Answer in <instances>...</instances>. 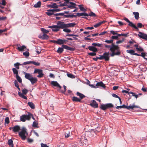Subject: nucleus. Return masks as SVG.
Listing matches in <instances>:
<instances>
[{
  "label": "nucleus",
  "instance_id": "obj_27",
  "mask_svg": "<svg viewBox=\"0 0 147 147\" xmlns=\"http://www.w3.org/2000/svg\"><path fill=\"white\" fill-rule=\"evenodd\" d=\"M76 14L77 16L78 17H80L83 16H88V14L85 12L81 13H77Z\"/></svg>",
  "mask_w": 147,
  "mask_h": 147
},
{
  "label": "nucleus",
  "instance_id": "obj_9",
  "mask_svg": "<svg viewBox=\"0 0 147 147\" xmlns=\"http://www.w3.org/2000/svg\"><path fill=\"white\" fill-rule=\"evenodd\" d=\"M57 26L59 28L64 29L65 28V24L64 22L58 21L57 23Z\"/></svg>",
  "mask_w": 147,
  "mask_h": 147
},
{
  "label": "nucleus",
  "instance_id": "obj_56",
  "mask_svg": "<svg viewBox=\"0 0 147 147\" xmlns=\"http://www.w3.org/2000/svg\"><path fill=\"white\" fill-rule=\"evenodd\" d=\"M88 16H90L92 17H95L96 16V14L92 12H91L89 14H88Z\"/></svg>",
  "mask_w": 147,
  "mask_h": 147
},
{
  "label": "nucleus",
  "instance_id": "obj_12",
  "mask_svg": "<svg viewBox=\"0 0 147 147\" xmlns=\"http://www.w3.org/2000/svg\"><path fill=\"white\" fill-rule=\"evenodd\" d=\"M42 35L40 34L39 35V38L43 40L47 39L49 38V36L46 34L42 33Z\"/></svg>",
  "mask_w": 147,
  "mask_h": 147
},
{
  "label": "nucleus",
  "instance_id": "obj_44",
  "mask_svg": "<svg viewBox=\"0 0 147 147\" xmlns=\"http://www.w3.org/2000/svg\"><path fill=\"white\" fill-rule=\"evenodd\" d=\"M67 75L68 77L71 78H75L74 75L70 74L68 73L67 74Z\"/></svg>",
  "mask_w": 147,
  "mask_h": 147
},
{
  "label": "nucleus",
  "instance_id": "obj_59",
  "mask_svg": "<svg viewBox=\"0 0 147 147\" xmlns=\"http://www.w3.org/2000/svg\"><path fill=\"white\" fill-rule=\"evenodd\" d=\"M32 63L34 64V65H37V66H39L40 65V63L38 62H36L35 61H32Z\"/></svg>",
  "mask_w": 147,
  "mask_h": 147
},
{
  "label": "nucleus",
  "instance_id": "obj_35",
  "mask_svg": "<svg viewBox=\"0 0 147 147\" xmlns=\"http://www.w3.org/2000/svg\"><path fill=\"white\" fill-rule=\"evenodd\" d=\"M100 108L103 110H105L107 109L106 105L102 104L100 106Z\"/></svg>",
  "mask_w": 147,
  "mask_h": 147
},
{
  "label": "nucleus",
  "instance_id": "obj_37",
  "mask_svg": "<svg viewBox=\"0 0 147 147\" xmlns=\"http://www.w3.org/2000/svg\"><path fill=\"white\" fill-rule=\"evenodd\" d=\"M63 51V49L62 47H59L58 50H57V52L59 53H61Z\"/></svg>",
  "mask_w": 147,
  "mask_h": 147
},
{
  "label": "nucleus",
  "instance_id": "obj_50",
  "mask_svg": "<svg viewBox=\"0 0 147 147\" xmlns=\"http://www.w3.org/2000/svg\"><path fill=\"white\" fill-rule=\"evenodd\" d=\"M18 81L17 80H15L14 81V84L15 86L18 89Z\"/></svg>",
  "mask_w": 147,
  "mask_h": 147
},
{
  "label": "nucleus",
  "instance_id": "obj_22",
  "mask_svg": "<svg viewBox=\"0 0 147 147\" xmlns=\"http://www.w3.org/2000/svg\"><path fill=\"white\" fill-rule=\"evenodd\" d=\"M134 47H136V49L137 50V51L143 52L144 51V49L140 47H139L138 45H135Z\"/></svg>",
  "mask_w": 147,
  "mask_h": 147
},
{
  "label": "nucleus",
  "instance_id": "obj_11",
  "mask_svg": "<svg viewBox=\"0 0 147 147\" xmlns=\"http://www.w3.org/2000/svg\"><path fill=\"white\" fill-rule=\"evenodd\" d=\"M49 28H52V30L54 32H57L59 30V28L57 25L49 26Z\"/></svg>",
  "mask_w": 147,
  "mask_h": 147
},
{
  "label": "nucleus",
  "instance_id": "obj_20",
  "mask_svg": "<svg viewBox=\"0 0 147 147\" xmlns=\"http://www.w3.org/2000/svg\"><path fill=\"white\" fill-rule=\"evenodd\" d=\"M76 24L75 23H69L68 24H65V28L74 27L75 26Z\"/></svg>",
  "mask_w": 147,
  "mask_h": 147
},
{
  "label": "nucleus",
  "instance_id": "obj_24",
  "mask_svg": "<svg viewBox=\"0 0 147 147\" xmlns=\"http://www.w3.org/2000/svg\"><path fill=\"white\" fill-rule=\"evenodd\" d=\"M31 82L32 84H34L36 83L37 81V78H34L32 77L30 80H29Z\"/></svg>",
  "mask_w": 147,
  "mask_h": 147
},
{
  "label": "nucleus",
  "instance_id": "obj_55",
  "mask_svg": "<svg viewBox=\"0 0 147 147\" xmlns=\"http://www.w3.org/2000/svg\"><path fill=\"white\" fill-rule=\"evenodd\" d=\"M37 126L38 123L35 121L33 122L32 124V126L34 127H36L37 128H38Z\"/></svg>",
  "mask_w": 147,
  "mask_h": 147
},
{
  "label": "nucleus",
  "instance_id": "obj_43",
  "mask_svg": "<svg viewBox=\"0 0 147 147\" xmlns=\"http://www.w3.org/2000/svg\"><path fill=\"white\" fill-rule=\"evenodd\" d=\"M65 138H67L70 136V132L69 131H67L65 132Z\"/></svg>",
  "mask_w": 147,
  "mask_h": 147
},
{
  "label": "nucleus",
  "instance_id": "obj_48",
  "mask_svg": "<svg viewBox=\"0 0 147 147\" xmlns=\"http://www.w3.org/2000/svg\"><path fill=\"white\" fill-rule=\"evenodd\" d=\"M130 93L131 94H132V96L135 97L137 98L138 97V95L136 94L134 92H130Z\"/></svg>",
  "mask_w": 147,
  "mask_h": 147
},
{
  "label": "nucleus",
  "instance_id": "obj_28",
  "mask_svg": "<svg viewBox=\"0 0 147 147\" xmlns=\"http://www.w3.org/2000/svg\"><path fill=\"white\" fill-rule=\"evenodd\" d=\"M72 100L74 102H81V99H80L78 97L76 96H73L72 98Z\"/></svg>",
  "mask_w": 147,
  "mask_h": 147
},
{
  "label": "nucleus",
  "instance_id": "obj_25",
  "mask_svg": "<svg viewBox=\"0 0 147 147\" xmlns=\"http://www.w3.org/2000/svg\"><path fill=\"white\" fill-rule=\"evenodd\" d=\"M76 95L77 96H79L80 98L79 99H81H81L85 97V96L84 94L81 93L79 92H77L76 93Z\"/></svg>",
  "mask_w": 147,
  "mask_h": 147
},
{
  "label": "nucleus",
  "instance_id": "obj_54",
  "mask_svg": "<svg viewBox=\"0 0 147 147\" xmlns=\"http://www.w3.org/2000/svg\"><path fill=\"white\" fill-rule=\"evenodd\" d=\"M105 42H107L108 44L111 43V44L112 43H113V40H106Z\"/></svg>",
  "mask_w": 147,
  "mask_h": 147
},
{
  "label": "nucleus",
  "instance_id": "obj_51",
  "mask_svg": "<svg viewBox=\"0 0 147 147\" xmlns=\"http://www.w3.org/2000/svg\"><path fill=\"white\" fill-rule=\"evenodd\" d=\"M28 90L26 89H23L22 90V94H24L26 95L28 93Z\"/></svg>",
  "mask_w": 147,
  "mask_h": 147
},
{
  "label": "nucleus",
  "instance_id": "obj_14",
  "mask_svg": "<svg viewBox=\"0 0 147 147\" xmlns=\"http://www.w3.org/2000/svg\"><path fill=\"white\" fill-rule=\"evenodd\" d=\"M126 52L127 53L130 54L132 55H135L136 56H140V54L137 53H135V51L132 50H127Z\"/></svg>",
  "mask_w": 147,
  "mask_h": 147
},
{
  "label": "nucleus",
  "instance_id": "obj_53",
  "mask_svg": "<svg viewBox=\"0 0 147 147\" xmlns=\"http://www.w3.org/2000/svg\"><path fill=\"white\" fill-rule=\"evenodd\" d=\"M64 13H55L54 14V15L55 16H64Z\"/></svg>",
  "mask_w": 147,
  "mask_h": 147
},
{
  "label": "nucleus",
  "instance_id": "obj_23",
  "mask_svg": "<svg viewBox=\"0 0 147 147\" xmlns=\"http://www.w3.org/2000/svg\"><path fill=\"white\" fill-rule=\"evenodd\" d=\"M12 71L13 74L16 75V77L17 80L18 81V70L15 68H13L12 69Z\"/></svg>",
  "mask_w": 147,
  "mask_h": 147
},
{
  "label": "nucleus",
  "instance_id": "obj_21",
  "mask_svg": "<svg viewBox=\"0 0 147 147\" xmlns=\"http://www.w3.org/2000/svg\"><path fill=\"white\" fill-rule=\"evenodd\" d=\"M24 74L25 75V78L29 80H30V78H31L32 77V76L29 73L24 72Z\"/></svg>",
  "mask_w": 147,
  "mask_h": 147
},
{
  "label": "nucleus",
  "instance_id": "obj_46",
  "mask_svg": "<svg viewBox=\"0 0 147 147\" xmlns=\"http://www.w3.org/2000/svg\"><path fill=\"white\" fill-rule=\"evenodd\" d=\"M24 55L26 57H27L29 56V53L28 52L26 51L23 53Z\"/></svg>",
  "mask_w": 147,
  "mask_h": 147
},
{
  "label": "nucleus",
  "instance_id": "obj_26",
  "mask_svg": "<svg viewBox=\"0 0 147 147\" xmlns=\"http://www.w3.org/2000/svg\"><path fill=\"white\" fill-rule=\"evenodd\" d=\"M135 108H139V107L138 106L134 105L132 106L130 105L129 106H127V109L129 110H130V109L133 110Z\"/></svg>",
  "mask_w": 147,
  "mask_h": 147
},
{
  "label": "nucleus",
  "instance_id": "obj_30",
  "mask_svg": "<svg viewBox=\"0 0 147 147\" xmlns=\"http://www.w3.org/2000/svg\"><path fill=\"white\" fill-rule=\"evenodd\" d=\"M41 2L40 1H39L37 3L34 5V7L35 8L40 7L41 6Z\"/></svg>",
  "mask_w": 147,
  "mask_h": 147
},
{
  "label": "nucleus",
  "instance_id": "obj_32",
  "mask_svg": "<svg viewBox=\"0 0 147 147\" xmlns=\"http://www.w3.org/2000/svg\"><path fill=\"white\" fill-rule=\"evenodd\" d=\"M26 47L24 45H23L22 46H20L19 47V51H25V49H26Z\"/></svg>",
  "mask_w": 147,
  "mask_h": 147
},
{
  "label": "nucleus",
  "instance_id": "obj_7",
  "mask_svg": "<svg viewBox=\"0 0 147 147\" xmlns=\"http://www.w3.org/2000/svg\"><path fill=\"white\" fill-rule=\"evenodd\" d=\"M138 33L139 34H138V36L140 38L147 40V34L140 32H139Z\"/></svg>",
  "mask_w": 147,
  "mask_h": 147
},
{
  "label": "nucleus",
  "instance_id": "obj_10",
  "mask_svg": "<svg viewBox=\"0 0 147 147\" xmlns=\"http://www.w3.org/2000/svg\"><path fill=\"white\" fill-rule=\"evenodd\" d=\"M65 1H66V3H69L71 5H67V7L68 8H71L72 7L74 8H76L75 6L76 5V4L72 2H69L70 0H64Z\"/></svg>",
  "mask_w": 147,
  "mask_h": 147
},
{
  "label": "nucleus",
  "instance_id": "obj_4",
  "mask_svg": "<svg viewBox=\"0 0 147 147\" xmlns=\"http://www.w3.org/2000/svg\"><path fill=\"white\" fill-rule=\"evenodd\" d=\"M100 60L105 59L106 61H108L109 60V52H105L102 55H99Z\"/></svg>",
  "mask_w": 147,
  "mask_h": 147
},
{
  "label": "nucleus",
  "instance_id": "obj_41",
  "mask_svg": "<svg viewBox=\"0 0 147 147\" xmlns=\"http://www.w3.org/2000/svg\"><path fill=\"white\" fill-rule=\"evenodd\" d=\"M78 6L79 7L81 11L84 12L86 11V9L82 7V5H78Z\"/></svg>",
  "mask_w": 147,
  "mask_h": 147
},
{
  "label": "nucleus",
  "instance_id": "obj_19",
  "mask_svg": "<svg viewBox=\"0 0 147 147\" xmlns=\"http://www.w3.org/2000/svg\"><path fill=\"white\" fill-rule=\"evenodd\" d=\"M88 49L90 51H92L94 52H96L98 51L97 49L94 46H89Z\"/></svg>",
  "mask_w": 147,
  "mask_h": 147
},
{
  "label": "nucleus",
  "instance_id": "obj_2",
  "mask_svg": "<svg viewBox=\"0 0 147 147\" xmlns=\"http://www.w3.org/2000/svg\"><path fill=\"white\" fill-rule=\"evenodd\" d=\"M26 135H28L27 129L25 127H23L21 131L19 132V136L22 140H25L26 138Z\"/></svg>",
  "mask_w": 147,
  "mask_h": 147
},
{
  "label": "nucleus",
  "instance_id": "obj_61",
  "mask_svg": "<svg viewBox=\"0 0 147 147\" xmlns=\"http://www.w3.org/2000/svg\"><path fill=\"white\" fill-rule=\"evenodd\" d=\"M5 122L7 124H8L9 122V119L8 117L6 118L5 119Z\"/></svg>",
  "mask_w": 147,
  "mask_h": 147
},
{
  "label": "nucleus",
  "instance_id": "obj_57",
  "mask_svg": "<svg viewBox=\"0 0 147 147\" xmlns=\"http://www.w3.org/2000/svg\"><path fill=\"white\" fill-rule=\"evenodd\" d=\"M125 40V39L123 38H122V40H120L118 41H117L116 42V43L117 44H119V43H122L123 41H124Z\"/></svg>",
  "mask_w": 147,
  "mask_h": 147
},
{
  "label": "nucleus",
  "instance_id": "obj_58",
  "mask_svg": "<svg viewBox=\"0 0 147 147\" xmlns=\"http://www.w3.org/2000/svg\"><path fill=\"white\" fill-rule=\"evenodd\" d=\"M66 36H75L76 37H78V35H75L74 34H67L66 35Z\"/></svg>",
  "mask_w": 147,
  "mask_h": 147
},
{
  "label": "nucleus",
  "instance_id": "obj_42",
  "mask_svg": "<svg viewBox=\"0 0 147 147\" xmlns=\"http://www.w3.org/2000/svg\"><path fill=\"white\" fill-rule=\"evenodd\" d=\"M106 105L107 109L113 107V105L111 103H108L106 104Z\"/></svg>",
  "mask_w": 147,
  "mask_h": 147
},
{
  "label": "nucleus",
  "instance_id": "obj_63",
  "mask_svg": "<svg viewBox=\"0 0 147 147\" xmlns=\"http://www.w3.org/2000/svg\"><path fill=\"white\" fill-rule=\"evenodd\" d=\"M51 12V11H49V12H46V13L49 16H50L53 14L54 15V14L53 13V12Z\"/></svg>",
  "mask_w": 147,
  "mask_h": 147
},
{
  "label": "nucleus",
  "instance_id": "obj_17",
  "mask_svg": "<svg viewBox=\"0 0 147 147\" xmlns=\"http://www.w3.org/2000/svg\"><path fill=\"white\" fill-rule=\"evenodd\" d=\"M96 88L98 87H101L104 88H105L106 87L105 84L102 82L97 83L96 85Z\"/></svg>",
  "mask_w": 147,
  "mask_h": 147
},
{
  "label": "nucleus",
  "instance_id": "obj_40",
  "mask_svg": "<svg viewBox=\"0 0 147 147\" xmlns=\"http://www.w3.org/2000/svg\"><path fill=\"white\" fill-rule=\"evenodd\" d=\"M61 11V9H49L47 10L48 11L58 12Z\"/></svg>",
  "mask_w": 147,
  "mask_h": 147
},
{
  "label": "nucleus",
  "instance_id": "obj_36",
  "mask_svg": "<svg viewBox=\"0 0 147 147\" xmlns=\"http://www.w3.org/2000/svg\"><path fill=\"white\" fill-rule=\"evenodd\" d=\"M24 94H23L22 93L19 92V96L21 97L26 100L27 99V97L25 96Z\"/></svg>",
  "mask_w": 147,
  "mask_h": 147
},
{
  "label": "nucleus",
  "instance_id": "obj_47",
  "mask_svg": "<svg viewBox=\"0 0 147 147\" xmlns=\"http://www.w3.org/2000/svg\"><path fill=\"white\" fill-rule=\"evenodd\" d=\"M63 31L67 33H69L71 32V30L67 28H65L63 30Z\"/></svg>",
  "mask_w": 147,
  "mask_h": 147
},
{
  "label": "nucleus",
  "instance_id": "obj_16",
  "mask_svg": "<svg viewBox=\"0 0 147 147\" xmlns=\"http://www.w3.org/2000/svg\"><path fill=\"white\" fill-rule=\"evenodd\" d=\"M90 105L94 108H97L98 107V104L96 101L94 100L92 101V102L90 103Z\"/></svg>",
  "mask_w": 147,
  "mask_h": 147
},
{
  "label": "nucleus",
  "instance_id": "obj_1",
  "mask_svg": "<svg viewBox=\"0 0 147 147\" xmlns=\"http://www.w3.org/2000/svg\"><path fill=\"white\" fill-rule=\"evenodd\" d=\"M104 45L105 48H110V50L112 53L111 54V56L113 57L115 55H119L121 54L119 47L118 45H115L114 43H112L111 45H107L105 44Z\"/></svg>",
  "mask_w": 147,
  "mask_h": 147
},
{
  "label": "nucleus",
  "instance_id": "obj_52",
  "mask_svg": "<svg viewBox=\"0 0 147 147\" xmlns=\"http://www.w3.org/2000/svg\"><path fill=\"white\" fill-rule=\"evenodd\" d=\"M137 26L138 27L137 28H142V27H144V26L141 23H138L137 24Z\"/></svg>",
  "mask_w": 147,
  "mask_h": 147
},
{
  "label": "nucleus",
  "instance_id": "obj_18",
  "mask_svg": "<svg viewBox=\"0 0 147 147\" xmlns=\"http://www.w3.org/2000/svg\"><path fill=\"white\" fill-rule=\"evenodd\" d=\"M47 6L49 7L53 8H57L58 7V5L55 3H52L51 4L48 5Z\"/></svg>",
  "mask_w": 147,
  "mask_h": 147
},
{
  "label": "nucleus",
  "instance_id": "obj_45",
  "mask_svg": "<svg viewBox=\"0 0 147 147\" xmlns=\"http://www.w3.org/2000/svg\"><path fill=\"white\" fill-rule=\"evenodd\" d=\"M41 30L42 32L43 33H47L49 32V31L46 30L44 28H41Z\"/></svg>",
  "mask_w": 147,
  "mask_h": 147
},
{
  "label": "nucleus",
  "instance_id": "obj_33",
  "mask_svg": "<svg viewBox=\"0 0 147 147\" xmlns=\"http://www.w3.org/2000/svg\"><path fill=\"white\" fill-rule=\"evenodd\" d=\"M18 131V125H16L13 127V131L14 132H16Z\"/></svg>",
  "mask_w": 147,
  "mask_h": 147
},
{
  "label": "nucleus",
  "instance_id": "obj_13",
  "mask_svg": "<svg viewBox=\"0 0 147 147\" xmlns=\"http://www.w3.org/2000/svg\"><path fill=\"white\" fill-rule=\"evenodd\" d=\"M68 42L67 40L64 39H58V44L62 45L64 44H66L67 42Z\"/></svg>",
  "mask_w": 147,
  "mask_h": 147
},
{
  "label": "nucleus",
  "instance_id": "obj_15",
  "mask_svg": "<svg viewBox=\"0 0 147 147\" xmlns=\"http://www.w3.org/2000/svg\"><path fill=\"white\" fill-rule=\"evenodd\" d=\"M51 84L55 86L59 87L60 89L62 88L61 86L56 81H52L51 82Z\"/></svg>",
  "mask_w": 147,
  "mask_h": 147
},
{
  "label": "nucleus",
  "instance_id": "obj_60",
  "mask_svg": "<svg viewBox=\"0 0 147 147\" xmlns=\"http://www.w3.org/2000/svg\"><path fill=\"white\" fill-rule=\"evenodd\" d=\"M140 55L139 56H141L143 57L145 59V58H146L145 57V56H146V53H145L144 52L142 53H141V55L140 54Z\"/></svg>",
  "mask_w": 147,
  "mask_h": 147
},
{
  "label": "nucleus",
  "instance_id": "obj_5",
  "mask_svg": "<svg viewBox=\"0 0 147 147\" xmlns=\"http://www.w3.org/2000/svg\"><path fill=\"white\" fill-rule=\"evenodd\" d=\"M123 19L127 22L129 23L128 25L129 26L134 28L137 31H138L139 30V29L137 28V27H136L133 23L130 22L127 18L125 17Z\"/></svg>",
  "mask_w": 147,
  "mask_h": 147
},
{
  "label": "nucleus",
  "instance_id": "obj_29",
  "mask_svg": "<svg viewBox=\"0 0 147 147\" xmlns=\"http://www.w3.org/2000/svg\"><path fill=\"white\" fill-rule=\"evenodd\" d=\"M28 104L31 109H35V105L33 102H28Z\"/></svg>",
  "mask_w": 147,
  "mask_h": 147
},
{
  "label": "nucleus",
  "instance_id": "obj_3",
  "mask_svg": "<svg viewBox=\"0 0 147 147\" xmlns=\"http://www.w3.org/2000/svg\"><path fill=\"white\" fill-rule=\"evenodd\" d=\"M32 116V115L30 113L28 115H23L20 117V120L23 122H25L27 120H29Z\"/></svg>",
  "mask_w": 147,
  "mask_h": 147
},
{
  "label": "nucleus",
  "instance_id": "obj_34",
  "mask_svg": "<svg viewBox=\"0 0 147 147\" xmlns=\"http://www.w3.org/2000/svg\"><path fill=\"white\" fill-rule=\"evenodd\" d=\"M13 141L11 139H10L8 140V144L9 145L10 147H13Z\"/></svg>",
  "mask_w": 147,
  "mask_h": 147
},
{
  "label": "nucleus",
  "instance_id": "obj_38",
  "mask_svg": "<svg viewBox=\"0 0 147 147\" xmlns=\"http://www.w3.org/2000/svg\"><path fill=\"white\" fill-rule=\"evenodd\" d=\"M102 44H99L98 43H93L92 44V45L94 46H97L99 47H101Z\"/></svg>",
  "mask_w": 147,
  "mask_h": 147
},
{
  "label": "nucleus",
  "instance_id": "obj_62",
  "mask_svg": "<svg viewBox=\"0 0 147 147\" xmlns=\"http://www.w3.org/2000/svg\"><path fill=\"white\" fill-rule=\"evenodd\" d=\"M27 141L29 143H31L33 142V140L32 139L28 138L27 139Z\"/></svg>",
  "mask_w": 147,
  "mask_h": 147
},
{
  "label": "nucleus",
  "instance_id": "obj_39",
  "mask_svg": "<svg viewBox=\"0 0 147 147\" xmlns=\"http://www.w3.org/2000/svg\"><path fill=\"white\" fill-rule=\"evenodd\" d=\"M104 22H100L97 24L94 25V26L95 28H97L100 26L102 24L104 23Z\"/></svg>",
  "mask_w": 147,
  "mask_h": 147
},
{
  "label": "nucleus",
  "instance_id": "obj_8",
  "mask_svg": "<svg viewBox=\"0 0 147 147\" xmlns=\"http://www.w3.org/2000/svg\"><path fill=\"white\" fill-rule=\"evenodd\" d=\"M138 33L139 34H138V36L140 38L147 40V34L140 32H139Z\"/></svg>",
  "mask_w": 147,
  "mask_h": 147
},
{
  "label": "nucleus",
  "instance_id": "obj_6",
  "mask_svg": "<svg viewBox=\"0 0 147 147\" xmlns=\"http://www.w3.org/2000/svg\"><path fill=\"white\" fill-rule=\"evenodd\" d=\"M42 70L38 69H35L34 71V73H38V75L37 76V77L39 78H42L44 75V74L42 73Z\"/></svg>",
  "mask_w": 147,
  "mask_h": 147
},
{
  "label": "nucleus",
  "instance_id": "obj_31",
  "mask_svg": "<svg viewBox=\"0 0 147 147\" xmlns=\"http://www.w3.org/2000/svg\"><path fill=\"white\" fill-rule=\"evenodd\" d=\"M133 14L134 15L135 18L136 20H138L139 19V13L137 12H134Z\"/></svg>",
  "mask_w": 147,
  "mask_h": 147
},
{
  "label": "nucleus",
  "instance_id": "obj_49",
  "mask_svg": "<svg viewBox=\"0 0 147 147\" xmlns=\"http://www.w3.org/2000/svg\"><path fill=\"white\" fill-rule=\"evenodd\" d=\"M96 53L95 52H92V53H88V55H89L91 56H94L96 55Z\"/></svg>",
  "mask_w": 147,
  "mask_h": 147
},
{
  "label": "nucleus",
  "instance_id": "obj_64",
  "mask_svg": "<svg viewBox=\"0 0 147 147\" xmlns=\"http://www.w3.org/2000/svg\"><path fill=\"white\" fill-rule=\"evenodd\" d=\"M41 147H49L48 146H47L46 144H44L43 143H41Z\"/></svg>",
  "mask_w": 147,
  "mask_h": 147
}]
</instances>
